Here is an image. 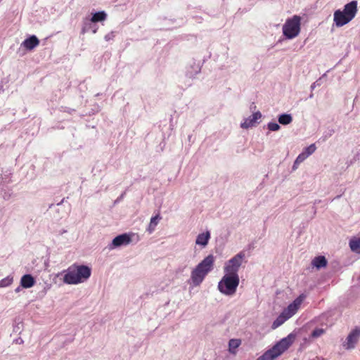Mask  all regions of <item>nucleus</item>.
Masks as SVG:
<instances>
[{
    "label": "nucleus",
    "mask_w": 360,
    "mask_h": 360,
    "mask_svg": "<svg viewBox=\"0 0 360 360\" xmlns=\"http://www.w3.org/2000/svg\"><path fill=\"white\" fill-rule=\"evenodd\" d=\"M257 360H273V359H271V357L268 354V352H266L263 355H262L258 359H257Z\"/></svg>",
    "instance_id": "bb28decb"
},
{
    "label": "nucleus",
    "mask_w": 360,
    "mask_h": 360,
    "mask_svg": "<svg viewBox=\"0 0 360 360\" xmlns=\"http://www.w3.org/2000/svg\"><path fill=\"white\" fill-rule=\"evenodd\" d=\"M160 219H161V217L160 216L159 214H158L155 217H153L150 219V224H149V226L148 228V230L150 233H152L155 230V226H157V224H158V222Z\"/></svg>",
    "instance_id": "aec40b11"
},
{
    "label": "nucleus",
    "mask_w": 360,
    "mask_h": 360,
    "mask_svg": "<svg viewBox=\"0 0 360 360\" xmlns=\"http://www.w3.org/2000/svg\"><path fill=\"white\" fill-rule=\"evenodd\" d=\"M288 319H289L288 318H287V316L283 314V313L282 312L277 318L272 323V326H271V328L273 329H276L278 327H279L280 326H281L285 321H286Z\"/></svg>",
    "instance_id": "f3484780"
},
{
    "label": "nucleus",
    "mask_w": 360,
    "mask_h": 360,
    "mask_svg": "<svg viewBox=\"0 0 360 360\" xmlns=\"http://www.w3.org/2000/svg\"><path fill=\"white\" fill-rule=\"evenodd\" d=\"M97 32V30L96 29H93V32L94 33H96Z\"/></svg>",
    "instance_id": "c85d7f7f"
},
{
    "label": "nucleus",
    "mask_w": 360,
    "mask_h": 360,
    "mask_svg": "<svg viewBox=\"0 0 360 360\" xmlns=\"http://www.w3.org/2000/svg\"><path fill=\"white\" fill-rule=\"evenodd\" d=\"M91 274V269L86 265L72 264L68 267L63 276V282L75 285L86 281Z\"/></svg>",
    "instance_id": "f257e3e1"
},
{
    "label": "nucleus",
    "mask_w": 360,
    "mask_h": 360,
    "mask_svg": "<svg viewBox=\"0 0 360 360\" xmlns=\"http://www.w3.org/2000/svg\"><path fill=\"white\" fill-rule=\"evenodd\" d=\"M316 149V147L314 143L311 144L309 146L307 147L304 149V153L305 154H307V156L309 157L310 155L314 153Z\"/></svg>",
    "instance_id": "5701e85b"
},
{
    "label": "nucleus",
    "mask_w": 360,
    "mask_h": 360,
    "mask_svg": "<svg viewBox=\"0 0 360 360\" xmlns=\"http://www.w3.org/2000/svg\"><path fill=\"white\" fill-rule=\"evenodd\" d=\"M304 298V295H300L283 311V314L288 319L291 318L297 311Z\"/></svg>",
    "instance_id": "6e6552de"
},
{
    "label": "nucleus",
    "mask_w": 360,
    "mask_h": 360,
    "mask_svg": "<svg viewBox=\"0 0 360 360\" xmlns=\"http://www.w3.org/2000/svg\"><path fill=\"white\" fill-rule=\"evenodd\" d=\"M301 30V18L299 15H293L288 18L283 25V34L289 39L298 36Z\"/></svg>",
    "instance_id": "39448f33"
},
{
    "label": "nucleus",
    "mask_w": 360,
    "mask_h": 360,
    "mask_svg": "<svg viewBox=\"0 0 360 360\" xmlns=\"http://www.w3.org/2000/svg\"><path fill=\"white\" fill-rule=\"evenodd\" d=\"M325 333V330L323 328H316L311 333V338H318Z\"/></svg>",
    "instance_id": "4be33fe9"
},
{
    "label": "nucleus",
    "mask_w": 360,
    "mask_h": 360,
    "mask_svg": "<svg viewBox=\"0 0 360 360\" xmlns=\"http://www.w3.org/2000/svg\"><path fill=\"white\" fill-rule=\"evenodd\" d=\"M35 283L34 278L30 274L24 275L20 280L21 285L25 288H30Z\"/></svg>",
    "instance_id": "ddd939ff"
},
{
    "label": "nucleus",
    "mask_w": 360,
    "mask_h": 360,
    "mask_svg": "<svg viewBox=\"0 0 360 360\" xmlns=\"http://www.w3.org/2000/svg\"><path fill=\"white\" fill-rule=\"evenodd\" d=\"M85 32H86V30H85V28H83L82 30V33L84 34Z\"/></svg>",
    "instance_id": "cd10ccee"
},
{
    "label": "nucleus",
    "mask_w": 360,
    "mask_h": 360,
    "mask_svg": "<svg viewBox=\"0 0 360 360\" xmlns=\"http://www.w3.org/2000/svg\"><path fill=\"white\" fill-rule=\"evenodd\" d=\"M292 121V118L290 115L288 114H283L279 116L278 122L281 124H288L291 123Z\"/></svg>",
    "instance_id": "412c9836"
},
{
    "label": "nucleus",
    "mask_w": 360,
    "mask_h": 360,
    "mask_svg": "<svg viewBox=\"0 0 360 360\" xmlns=\"http://www.w3.org/2000/svg\"><path fill=\"white\" fill-rule=\"evenodd\" d=\"M307 158H308L307 156V154H305L304 152L302 153L301 154H300L295 161V163H294V166L295 165H298V164H300L301 162H302Z\"/></svg>",
    "instance_id": "b1692460"
},
{
    "label": "nucleus",
    "mask_w": 360,
    "mask_h": 360,
    "mask_svg": "<svg viewBox=\"0 0 360 360\" xmlns=\"http://www.w3.org/2000/svg\"><path fill=\"white\" fill-rule=\"evenodd\" d=\"M241 340L240 339H231L229 342V352L236 354V349L240 345Z\"/></svg>",
    "instance_id": "a211bd4d"
},
{
    "label": "nucleus",
    "mask_w": 360,
    "mask_h": 360,
    "mask_svg": "<svg viewBox=\"0 0 360 360\" xmlns=\"http://www.w3.org/2000/svg\"><path fill=\"white\" fill-rule=\"evenodd\" d=\"M357 11V1H352L345 5L342 11L338 9L334 12V24L337 27H340L347 25L354 18Z\"/></svg>",
    "instance_id": "f03ea898"
},
{
    "label": "nucleus",
    "mask_w": 360,
    "mask_h": 360,
    "mask_svg": "<svg viewBox=\"0 0 360 360\" xmlns=\"http://www.w3.org/2000/svg\"><path fill=\"white\" fill-rule=\"evenodd\" d=\"M16 292H18L19 291V288H18L16 290H15Z\"/></svg>",
    "instance_id": "c756f323"
},
{
    "label": "nucleus",
    "mask_w": 360,
    "mask_h": 360,
    "mask_svg": "<svg viewBox=\"0 0 360 360\" xmlns=\"http://www.w3.org/2000/svg\"><path fill=\"white\" fill-rule=\"evenodd\" d=\"M268 129L273 131H278L280 129V125L276 122H269L268 124Z\"/></svg>",
    "instance_id": "393cba45"
},
{
    "label": "nucleus",
    "mask_w": 360,
    "mask_h": 360,
    "mask_svg": "<svg viewBox=\"0 0 360 360\" xmlns=\"http://www.w3.org/2000/svg\"><path fill=\"white\" fill-rule=\"evenodd\" d=\"M312 264L317 269L325 267L327 265V260L323 256L316 257L312 260Z\"/></svg>",
    "instance_id": "2eb2a0df"
},
{
    "label": "nucleus",
    "mask_w": 360,
    "mask_h": 360,
    "mask_svg": "<svg viewBox=\"0 0 360 360\" xmlns=\"http://www.w3.org/2000/svg\"><path fill=\"white\" fill-rule=\"evenodd\" d=\"M295 338V334L290 333L287 337L282 338L271 349L266 351L271 359L274 360L284 353L292 345Z\"/></svg>",
    "instance_id": "423d86ee"
},
{
    "label": "nucleus",
    "mask_w": 360,
    "mask_h": 360,
    "mask_svg": "<svg viewBox=\"0 0 360 360\" xmlns=\"http://www.w3.org/2000/svg\"><path fill=\"white\" fill-rule=\"evenodd\" d=\"M107 18V14L104 11H99L94 13L91 18V21L92 22H97L104 21Z\"/></svg>",
    "instance_id": "6ab92c4d"
},
{
    "label": "nucleus",
    "mask_w": 360,
    "mask_h": 360,
    "mask_svg": "<svg viewBox=\"0 0 360 360\" xmlns=\"http://www.w3.org/2000/svg\"><path fill=\"white\" fill-rule=\"evenodd\" d=\"M131 241V238L130 236L127 233L121 234L116 236L112 242V245L113 248L120 247L121 245H127L129 244Z\"/></svg>",
    "instance_id": "9d476101"
},
{
    "label": "nucleus",
    "mask_w": 360,
    "mask_h": 360,
    "mask_svg": "<svg viewBox=\"0 0 360 360\" xmlns=\"http://www.w3.org/2000/svg\"><path fill=\"white\" fill-rule=\"evenodd\" d=\"M349 247L352 252L360 253V238H354L350 240Z\"/></svg>",
    "instance_id": "dca6fc26"
},
{
    "label": "nucleus",
    "mask_w": 360,
    "mask_h": 360,
    "mask_svg": "<svg viewBox=\"0 0 360 360\" xmlns=\"http://www.w3.org/2000/svg\"><path fill=\"white\" fill-rule=\"evenodd\" d=\"M210 238V233L209 231L200 233L197 236L195 243L197 245H200L205 247L207 245Z\"/></svg>",
    "instance_id": "4468645a"
},
{
    "label": "nucleus",
    "mask_w": 360,
    "mask_h": 360,
    "mask_svg": "<svg viewBox=\"0 0 360 360\" xmlns=\"http://www.w3.org/2000/svg\"><path fill=\"white\" fill-rule=\"evenodd\" d=\"M360 335V327L355 328L348 335L345 347L347 349L354 347L355 344L357 342Z\"/></svg>",
    "instance_id": "1a4fd4ad"
},
{
    "label": "nucleus",
    "mask_w": 360,
    "mask_h": 360,
    "mask_svg": "<svg viewBox=\"0 0 360 360\" xmlns=\"http://www.w3.org/2000/svg\"><path fill=\"white\" fill-rule=\"evenodd\" d=\"M239 282L238 276L225 274L218 283V289L221 293L231 296L236 293Z\"/></svg>",
    "instance_id": "20e7f679"
},
{
    "label": "nucleus",
    "mask_w": 360,
    "mask_h": 360,
    "mask_svg": "<svg viewBox=\"0 0 360 360\" xmlns=\"http://www.w3.org/2000/svg\"><path fill=\"white\" fill-rule=\"evenodd\" d=\"M12 281L13 279L9 278L2 279L0 281V287H6L12 283Z\"/></svg>",
    "instance_id": "a878e982"
},
{
    "label": "nucleus",
    "mask_w": 360,
    "mask_h": 360,
    "mask_svg": "<svg viewBox=\"0 0 360 360\" xmlns=\"http://www.w3.org/2000/svg\"><path fill=\"white\" fill-rule=\"evenodd\" d=\"M245 257V254L243 251H241L236 255L226 264L224 266V272L227 274L238 276V271Z\"/></svg>",
    "instance_id": "0eeeda50"
},
{
    "label": "nucleus",
    "mask_w": 360,
    "mask_h": 360,
    "mask_svg": "<svg viewBox=\"0 0 360 360\" xmlns=\"http://www.w3.org/2000/svg\"><path fill=\"white\" fill-rule=\"evenodd\" d=\"M39 44V40L35 35H32L25 40H24L21 44L27 50H32Z\"/></svg>",
    "instance_id": "f8f14e48"
},
{
    "label": "nucleus",
    "mask_w": 360,
    "mask_h": 360,
    "mask_svg": "<svg viewBox=\"0 0 360 360\" xmlns=\"http://www.w3.org/2000/svg\"><path fill=\"white\" fill-rule=\"evenodd\" d=\"M261 117L262 114L260 112H256L248 118L245 119V121L241 123L240 127L243 129H248L254 126L257 120L261 118Z\"/></svg>",
    "instance_id": "9b49d317"
},
{
    "label": "nucleus",
    "mask_w": 360,
    "mask_h": 360,
    "mask_svg": "<svg viewBox=\"0 0 360 360\" xmlns=\"http://www.w3.org/2000/svg\"><path fill=\"white\" fill-rule=\"evenodd\" d=\"M214 257L209 255L191 271V278L195 286H198L214 266Z\"/></svg>",
    "instance_id": "7ed1b4c3"
}]
</instances>
